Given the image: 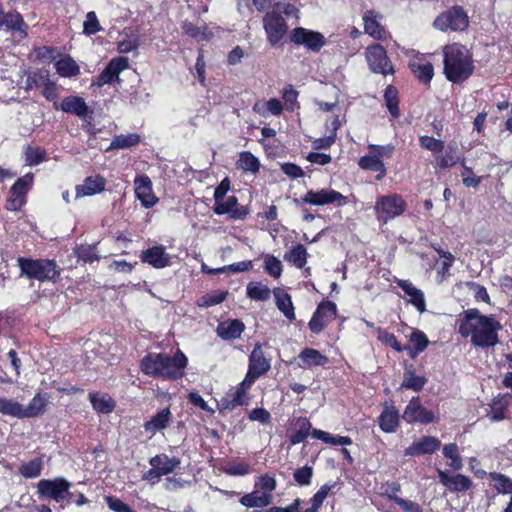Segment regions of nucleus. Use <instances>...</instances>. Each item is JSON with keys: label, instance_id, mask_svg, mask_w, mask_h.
I'll return each mask as SVG.
<instances>
[{"label": "nucleus", "instance_id": "13d9d810", "mask_svg": "<svg viewBox=\"0 0 512 512\" xmlns=\"http://www.w3.org/2000/svg\"><path fill=\"white\" fill-rule=\"evenodd\" d=\"M263 269L266 274L274 279H279L283 274V263L273 254H265Z\"/></svg>", "mask_w": 512, "mask_h": 512}, {"label": "nucleus", "instance_id": "9b49d317", "mask_svg": "<svg viewBox=\"0 0 512 512\" xmlns=\"http://www.w3.org/2000/svg\"><path fill=\"white\" fill-rule=\"evenodd\" d=\"M129 68V60L126 56H116L108 61L102 72L96 76V79L92 81V85L97 87H103L111 85L113 83H120L121 78L119 75L121 72Z\"/></svg>", "mask_w": 512, "mask_h": 512}, {"label": "nucleus", "instance_id": "052dcab7", "mask_svg": "<svg viewBox=\"0 0 512 512\" xmlns=\"http://www.w3.org/2000/svg\"><path fill=\"white\" fill-rule=\"evenodd\" d=\"M228 295L227 291H215L206 293L203 296L200 297L199 301H197V306L208 308L211 306H216L218 304H221L223 301L226 300Z\"/></svg>", "mask_w": 512, "mask_h": 512}, {"label": "nucleus", "instance_id": "cd10ccee", "mask_svg": "<svg viewBox=\"0 0 512 512\" xmlns=\"http://www.w3.org/2000/svg\"><path fill=\"white\" fill-rule=\"evenodd\" d=\"M106 178L101 174L89 176L84 179V183L76 186V197L94 196L106 189Z\"/></svg>", "mask_w": 512, "mask_h": 512}, {"label": "nucleus", "instance_id": "aec40b11", "mask_svg": "<svg viewBox=\"0 0 512 512\" xmlns=\"http://www.w3.org/2000/svg\"><path fill=\"white\" fill-rule=\"evenodd\" d=\"M438 480L447 490L455 493H465L472 489L473 481L464 474H451L445 470H437Z\"/></svg>", "mask_w": 512, "mask_h": 512}, {"label": "nucleus", "instance_id": "37998d69", "mask_svg": "<svg viewBox=\"0 0 512 512\" xmlns=\"http://www.w3.org/2000/svg\"><path fill=\"white\" fill-rule=\"evenodd\" d=\"M150 467L160 471H166L165 475L171 474L180 466V459L168 457L166 454L155 455L149 459Z\"/></svg>", "mask_w": 512, "mask_h": 512}, {"label": "nucleus", "instance_id": "dca6fc26", "mask_svg": "<svg viewBox=\"0 0 512 512\" xmlns=\"http://www.w3.org/2000/svg\"><path fill=\"white\" fill-rule=\"evenodd\" d=\"M363 29L364 33L374 40L384 42L388 39V30L385 29L380 22L383 15L374 9H368L363 13Z\"/></svg>", "mask_w": 512, "mask_h": 512}, {"label": "nucleus", "instance_id": "2eb2a0df", "mask_svg": "<svg viewBox=\"0 0 512 512\" xmlns=\"http://www.w3.org/2000/svg\"><path fill=\"white\" fill-rule=\"evenodd\" d=\"M263 27L265 35H267L268 43L272 47L279 45L287 31L285 18L275 12L265 14Z\"/></svg>", "mask_w": 512, "mask_h": 512}, {"label": "nucleus", "instance_id": "4468645a", "mask_svg": "<svg viewBox=\"0 0 512 512\" xmlns=\"http://www.w3.org/2000/svg\"><path fill=\"white\" fill-rule=\"evenodd\" d=\"M401 417H403L408 424L420 423L422 425H429L436 422L435 414L432 410H427L426 407L422 405L419 397H412V399H410Z\"/></svg>", "mask_w": 512, "mask_h": 512}, {"label": "nucleus", "instance_id": "de8ad7c7", "mask_svg": "<svg viewBox=\"0 0 512 512\" xmlns=\"http://www.w3.org/2000/svg\"><path fill=\"white\" fill-rule=\"evenodd\" d=\"M237 168L243 172H249L255 175L260 170V161L258 157L253 153L249 151H243L239 153Z\"/></svg>", "mask_w": 512, "mask_h": 512}, {"label": "nucleus", "instance_id": "8fccbe9b", "mask_svg": "<svg viewBox=\"0 0 512 512\" xmlns=\"http://www.w3.org/2000/svg\"><path fill=\"white\" fill-rule=\"evenodd\" d=\"M384 102L385 107H387L389 111V114L392 115L394 119H398L400 116L399 91L394 85H389L387 88H385Z\"/></svg>", "mask_w": 512, "mask_h": 512}, {"label": "nucleus", "instance_id": "58836bf2", "mask_svg": "<svg viewBox=\"0 0 512 512\" xmlns=\"http://www.w3.org/2000/svg\"><path fill=\"white\" fill-rule=\"evenodd\" d=\"M271 501H273L271 494L259 493V491H252L239 498V503L248 509L267 507L270 505Z\"/></svg>", "mask_w": 512, "mask_h": 512}, {"label": "nucleus", "instance_id": "49530a36", "mask_svg": "<svg viewBox=\"0 0 512 512\" xmlns=\"http://www.w3.org/2000/svg\"><path fill=\"white\" fill-rule=\"evenodd\" d=\"M0 414L23 420V404L14 398L0 397Z\"/></svg>", "mask_w": 512, "mask_h": 512}, {"label": "nucleus", "instance_id": "6e6d98bb", "mask_svg": "<svg viewBox=\"0 0 512 512\" xmlns=\"http://www.w3.org/2000/svg\"><path fill=\"white\" fill-rule=\"evenodd\" d=\"M74 255L84 263H93L99 260L97 244H78L74 247Z\"/></svg>", "mask_w": 512, "mask_h": 512}, {"label": "nucleus", "instance_id": "0eeeda50", "mask_svg": "<svg viewBox=\"0 0 512 512\" xmlns=\"http://www.w3.org/2000/svg\"><path fill=\"white\" fill-rule=\"evenodd\" d=\"M347 197L340 191L333 189L308 190L304 196L294 199V204L298 207L305 205L324 206L336 204L337 207L347 205Z\"/></svg>", "mask_w": 512, "mask_h": 512}, {"label": "nucleus", "instance_id": "6e6552de", "mask_svg": "<svg viewBox=\"0 0 512 512\" xmlns=\"http://www.w3.org/2000/svg\"><path fill=\"white\" fill-rule=\"evenodd\" d=\"M366 61L372 73L383 76L393 75L395 73L394 65L389 59L388 53L381 44L374 42L366 48Z\"/></svg>", "mask_w": 512, "mask_h": 512}, {"label": "nucleus", "instance_id": "2f4dec72", "mask_svg": "<svg viewBox=\"0 0 512 512\" xmlns=\"http://www.w3.org/2000/svg\"><path fill=\"white\" fill-rule=\"evenodd\" d=\"M399 411L394 405H385L378 418L379 429L385 433H395L399 427Z\"/></svg>", "mask_w": 512, "mask_h": 512}, {"label": "nucleus", "instance_id": "c85d7f7f", "mask_svg": "<svg viewBox=\"0 0 512 512\" xmlns=\"http://www.w3.org/2000/svg\"><path fill=\"white\" fill-rule=\"evenodd\" d=\"M56 110L60 109L65 113L76 115L79 118H85L88 113V106L85 99L79 96H68L60 102V106L54 103Z\"/></svg>", "mask_w": 512, "mask_h": 512}, {"label": "nucleus", "instance_id": "79ce46f5", "mask_svg": "<svg viewBox=\"0 0 512 512\" xmlns=\"http://www.w3.org/2000/svg\"><path fill=\"white\" fill-rule=\"evenodd\" d=\"M358 167L364 171H373L377 173V181H382L386 175L384 162L378 157H372L369 155L363 156L358 160Z\"/></svg>", "mask_w": 512, "mask_h": 512}, {"label": "nucleus", "instance_id": "412c9836", "mask_svg": "<svg viewBox=\"0 0 512 512\" xmlns=\"http://www.w3.org/2000/svg\"><path fill=\"white\" fill-rule=\"evenodd\" d=\"M441 447V441L435 436H422L420 440L412 442L404 450L405 456L416 457L432 454Z\"/></svg>", "mask_w": 512, "mask_h": 512}, {"label": "nucleus", "instance_id": "20e7f679", "mask_svg": "<svg viewBox=\"0 0 512 512\" xmlns=\"http://www.w3.org/2000/svg\"><path fill=\"white\" fill-rule=\"evenodd\" d=\"M17 266L21 275L30 280L40 283L60 281L61 268L55 259L18 257Z\"/></svg>", "mask_w": 512, "mask_h": 512}, {"label": "nucleus", "instance_id": "a211bd4d", "mask_svg": "<svg viewBox=\"0 0 512 512\" xmlns=\"http://www.w3.org/2000/svg\"><path fill=\"white\" fill-rule=\"evenodd\" d=\"M410 72L424 86H430L432 78L435 76V69L430 60L423 54H416L408 63Z\"/></svg>", "mask_w": 512, "mask_h": 512}, {"label": "nucleus", "instance_id": "a19ab883", "mask_svg": "<svg viewBox=\"0 0 512 512\" xmlns=\"http://www.w3.org/2000/svg\"><path fill=\"white\" fill-rule=\"evenodd\" d=\"M464 157L458 152V148L454 145H448L445 153L436 156V165L442 170L450 169L457 164L461 165Z\"/></svg>", "mask_w": 512, "mask_h": 512}, {"label": "nucleus", "instance_id": "a18cd8bd", "mask_svg": "<svg viewBox=\"0 0 512 512\" xmlns=\"http://www.w3.org/2000/svg\"><path fill=\"white\" fill-rule=\"evenodd\" d=\"M488 479L494 491L502 495H512V479L500 472H489Z\"/></svg>", "mask_w": 512, "mask_h": 512}, {"label": "nucleus", "instance_id": "c756f323", "mask_svg": "<svg viewBox=\"0 0 512 512\" xmlns=\"http://www.w3.org/2000/svg\"><path fill=\"white\" fill-rule=\"evenodd\" d=\"M49 394L35 393L33 398L30 399L27 406H23L24 419L39 417L44 414L49 405Z\"/></svg>", "mask_w": 512, "mask_h": 512}, {"label": "nucleus", "instance_id": "3c124183", "mask_svg": "<svg viewBox=\"0 0 512 512\" xmlns=\"http://www.w3.org/2000/svg\"><path fill=\"white\" fill-rule=\"evenodd\" d=\"M24 162L28 167H35L46 160V150L42 147L27 145L23 149Z\"/></svg>", "mask_w": 512, "mask_h": 512}, {"label": "nucleus", "instance_id": "473e14b6", "mask_svg": "<svg viewBox=\"0 0 512 512\" xmlns=\"http://www.w3.org/2000/svg\"><path fill=\"white\" fill-rule=\"evenodd\" d=\"M0 24L1 27H5L7 30L18 32L21 39L27 38L29 27L19 12L4 13Z\"/></svg>", "mask_w": 512, "mask_h": 512}, {"label": "nucleus", "instance_id": "bf43d9fd", "mask_svg": "<svg viewBox=\"0 0 512 512\" xmlns=\"http://www.w3.org/2000/svg\"><path fill=\"white\" fill-rule=\"evenodd\" d=\"M336 486V483L333 484H324L316 491L314 495H312L310 499L311 506L307 508L310 512H318L321 509L323 502L326 500V497L331 492L332 488Z\"/></svg>", "mask_w": 512, "mask_h": 512}, {"label": "nucleus", "instance_id": "e2e57ef3", "mask_svg": "<svg viewBox=\"0 0 512 512\" xmlns=\"http://www.w3.org/2000/svg\"><path fill=\"white\" fill-rule=\"evenodd\" d=\"M395 147L392 144L378 145V144H369L368 145V155L374 158H391L394 154Z\"/></svg>", "mask_w": 512, "mask_h": 512}, {"label": "nucleus", "instance_id": "ea45409f", "mask_svg": "<svg viewBox=\"0 0 512 512\" xmlns=\"http://www.w3.org/2000/svg\"><path fill=\"white\" fill-rule=\"evenodd\" d=\"M44 468V454H40L29 462L18 466V474L24 479H35L41 475Z\"/></svg>", "mask_w": 512, "mask_h": 512}, {"label": "nucleus", "instance_id": "9d476101", "mask_svg": "<svg viewBox=\"0 0 512 512\" xmlns=\"http://www.w3.org/2000/svg\"><path fill=\"white\" fill-rule=\"evenodd\" d=\"M337 317V305L332 300H324L317 305L309 323L312 334L318 335Z\"/></svg>", "mask_w": 512, "mask_h": 512}, {"label": "nucleus", "instance_id": "f3484780", "mask_svg": "<svg viewBox=\"0 0 512 512\" xmlns=\"http://www.w3.org/2000/svg\"><path fill=\"white\" fill-rule=\"evenodd\" d=\"M134 195L146 209L153 208L159 202V198L153 192V182L147 175L134 178Z\"/></svg>", "mask_w": 512, "mask_h": 512}, {"label": "nucleus", "instance_id": "4be33fe9", "mask_svg": "<svg viewBox=\"0 0 512 512\" xmlns=\"http://www.w3.org/2000/svg\"><path fill=\"white\" fill-rule=\"evenodd\" d=\"M140 261L150 264L155 269H162L170 266V255L166 253L164 246H152L143 250L140 254Z\"/></svg>", "mask_w": 512, "mask_h": 512}, {"label": "nucleus", "instance_id": "b1692460", "mask_svg": "<svg viewBox=\"0 0 512 512\" xmlns=\"http://www.w3.org/2000/svg\"><path fill=\"white\" fill-rule=\"evenodd\" d=\"M512 402V394L505 393L499 394L492 399L489 403V410L487 413L488 419L492 422H499L506 418L507 409Z\"/></svg>", "mask_w": 512, "mask_h": 512}, {"label": "nucleus", "instance_id": "39448f33", "mask_svg": "<svg viewBox=\"0 0 512 512\" xmlns=\"http://www.w3.org/2000/svg\"><path fill=\"white\" fill-rule=\"evenodd\" d=\"M406 209V200L398 193L379 196L373 206L374 216L381 225H386L394 218L402 216Z\"/></svg>", "mask_w": 512, "mask_h": 512}, {"label": "nucleus", "instance_id": "0e129e2a", "mask_svg": "<svg viewBox=\"0 0 512 512\" xmlns=\"http://www.w3.org/2000/svg\"><path fill=\"white\" fill-rule=\"evenodd\" d=\"M49 73L41 70L35 71L28 75L26 80V90H33L44 83L50 82Z\"/></svg>", "mask_w": 512, "mask_h": 512}, {"label": "nucleus", "instance_id": "e433bc0d", "mask_svg": "<svg viewBox=\"0 0 512 512\" xmlns=\"http://www.w3.org/2000/svg\"><path fill=\"white\" fill-rule=\"evenodd\" d=\"M283 258L287 264L303 269L307 263L308 252L303 244L298 243L291 246L289 251L285 252Z\"/></svg>", "mask_w": 512, "mask_h": 512}, {"label": "nucleus", "instance_id": "bb28decb", "mask_svg": "<svg viewBox=\"0 0 512 512\" xmlns=\"http://www.w3.org/2000/svg\"><path fill=\"white\" fill-rule=\"evenodd\" d=\"M172 414L169 407L158 410L150 419L143 424V429L146 433L154 435L159 431L167 429L171 423Z\"/></svg>", "mask_w": 512, "mask_h": 512}, {"label": "nucleus", "instance_id": "603ef678", "mask_svg": "<svg viewBox=\"0 0 512 512\" xmlns=\"http://www.w3.org/2000/svg\"><path fill=\"white\" fill-rule=\"evenodd\" d=\"M56 72L60 77H76L80 73V67L76 64L75 60L71 56H65L56 61L55 63Z\"/></svg>", "mask_w": 512, "mask_h": 512}, {"label": "nucleus", "instance_id": "338daca9", "mask_svg": "<svg viewBox=\"0 0 512 512\" xmlns=\"http://www.w3.org/2000/svg\"><path fill=\"white\" fill-rule=\"evenodd\" d=\"M419 143L421 148L426 149L432 153H441L445 149V143L442 140H438L432 136H421L419 137Z\"/></svg>", "mask_w": 512, "mask_h": 512}, {"label": "nucleus", "instance_id": "c9c22d12", "mask_svg": "<svg viewBox=\"0 0 512 512\" xmlns=\"http://www.w3.org/2000/svg\"><path fill=\"white\" fill-rule=\"evenodd\" d=\"M89 400L92 408L100 414H110L116 408V402L106 393L91 392Z\"/></svg>", "mask_w": 512, "mask_h": 512}, {"label": "nucleus", "instance_id": "a878e982", "mask_svg": "<svg viewBox=\"0 0 512 512\" xmlns=\"http://www.w3.org/2000/svg\"><path fill=\"white\" fill-rule=\"evenodd\" d=\"M245 330L244 323L239 319H227L218 323L216 334L222 340L232 341L239 339Z\"/></svg>", "mask_w": 512, "mask_h": 512}, {"label": "nucleus", "instance_id": "f8f14e48", "mask_svg": "<svg viewBox=\"0 0 512 512\" xmlns=\"http://www.w3.org/2000/svg\"><path fill=\"white\" fill-rule=\"evenodd\" d=\"M289 39L291 43L302 45L311 52H320L326 44V38L322 33L304 27H296L291 30Z\"/></svg>", "mask_w": 512, "mask_h": 512}, {"label": "nucleus", "instance_id": "6ab92c4d", "mask_svg": "<svg viewBox=\"0 0 512 512\" xmlns=\"http://www.w3.org/2000/svg\"><path fill=\"white\" fill-rule=\"evenodd\" d=\"M212 211L218 216L227 214L232 220H244L249 214V208L239 205L238 199L234 195L226 200H215Z\"/></svg>", "mask_w": 512, "mask_h": 512}, {"label": "nucleus", "instance_id": "7c9ffc66", "mask_svg": "<svg viewBox=\"0 0 512 512\" xmlns=\"http://www.w3.org/2000/svg\"><path fill=\"white\" fill-rule=\"evenodd\" d=\"M248 405V397L246 392L239 390H231L217 402L218 411H232L237 407Z\"/></svg>", "mask_w": 512, "mask_h": 512}, {"label": "nucleus", "instance_id": "774afa93", "mask_svg": "<svg viewBox=\"0 0 512 512\" xmlns=\"http://www.w3.org/2000/svg\"><path fill=\"white\" fill-rule=\"evenodd\" d=\"M382 496L387 498L394 503L398 500H402L399 496V492L401 491L400 483L397 481H387L382 484Z\"/></svg>", "mask_w": 512, "mask_h": 512}, {"label": "nucleus", "instance_id": "4c0bfd02", "mask_svg": "<svg viewBox=\"0 0 512 512\" xmlns=\"http://www.w3.org/2000/svg\"><path fill=\"white\" fill-rule=\"evenodd\" d=\"M253 111L262 117H268L270 115L280 116L283 114L284 106L279 99L270 98L267 101L262 100L254 103Z\"/></svg>", "mask_w": 512, "mask_h": 512}, {"label": "nucleus", "instance_id": "393cba45", "mask_svg": "<svg viewBox=\"0 0 512 512\" xmlns=\"http://www.w3.org/2000/svg\"><path fill=\"white\" fill-rule=\"evenodd\" d=\"M296 361H298L296 365L300 369H310L315 366H325L328 358L315 348L306 347L301 350L298 357H296Z\"/></svg>", "mask_w": 512, "mask_h": 512}, {"label": "nucleus", "instance_id": "f03ea898", "mask_svg": "<svg viewBox=\"0 0 512 512\" xmlns=\"http://www.w3.org/2000/svg\"><path fill=\"white\" fill-rule=\"evenodd\" d=\"M189 364L185 353L180 349L170 356L164 352H148L139 361L142 373L166 381H179L185 376V369Z\"/></svg>", "mask_w": 512, "mask_h": 512}, {"label": "nucleus", "instance_id": "72a5a7b5", "mask_svg": "<svg viewBox=\"0 0 512 512\" xmlns=\"http://www.w3.org/2000/svg\"><path fill=\"white\" fill-rule=\"evenodd\" d=\"M396 285L404 291L405 295L409 296V303L414 305L416 310L420 313L426 311L425 296L421 290L413 286L409 280H398Z\"/></svg>", "mask_w": 512, "mask_h": 512}, {"label": "nucleus", "instance_id": "864d4df0", "mask_svg": "<svg viewBox=\"0 0 512 512\" xmlns=\"http://www.w3.org/2000/svg\"><path fill=\"white\" fill-rule=\"evenodd\" d=\"M140 142V136L137 133L120 134L113 137L110 147L107 150L112 149H129L133 146L138 145Z\"/></svg>", "mask_w": 512, "mask_h": 512}, {"label": "nucleus", "instance_id": "09e8293b", "mask_svg": "<svg viewBox=\"0 0 512 512\" xmlns=\"http://www.w3.org/2000/svg\"><path fill=\"white\" fill-rule=\"evenodd\" d=\"M275 305L278 310L289 319V321L295 320V309L291 301V296L287 292H275Z\"/></svg>", "mask_w": 512, "mask_h": 512}, {"label": "nucleus", "instance_id": "680f3d73", "mask_svg": "<svg viewBox=\"0 0 512 512\" xmlns=\"http://www.w3.org/2000/svg\"><path fill=\"white\" fill-rule=\"evenodd\" d=\"M378 339L380 342L392 348L395 350V352L398 353L404 352L406 349L410 348V345H401L395 335L386 330L379 331Z\"/></svg>", "mask_w": 512, "mask_h": 512}, {"label": "nucleus", "instance_id": "5701e85b", "mask_svg": "<svg viewBox=\"0 0 512 512\" xmlns=\"http://www.w3.org/2000/svg\"><path fill=\"white\" fill-rule=\"evenodd\" d=\"M270 370V359L264 355L263 345L254 344L251 355L248 357V373L265 375Z\"/></svg>", "mask_w": 512, "mask_h": 512}, {"label": "nucleus", "instance_id": "69168bd1", "mask_svg": "<svg viewBox=\"0 0 512 512\" xmlns=\"http://www.w3.org/2000/svg\"><path fill=\"white\" fill-rule=\"evenodd\" d=\"M226 475L243 476L248 475L250 466L247 462H228L222 469Z\"/></svg>", "mask_w": 512, "mask_h": 512}, {"label": "nucleus", "instance_id": "5fc2aeb1", "mask_svg": "<svg viewBox=\"0 0 512 512\" xmlns=\"http://www.w3.org/2000/svg\"><path fill=\"white\" fill-rule=\"evenodd\" d=\"M311 437L321 440L326 444L330 445H352V439L350 436H333L325 431L320 429H312Z\"/></svg>", "mask_w": 512, "mask_h": 512}, {"label": "nucleus", "instance_id": "ddd939ff", "mask_svg": "<svg viewBox=\"0 0 512 512\" xmlns=\"http://www.w3.org/2000/svg\"><path fill=\"white\" fill-rule=\"evenodd\" d=\"M33 178V174L28 173L17 178L16 182L13 183L10 190V198L6 202V209L8 211H19L22 209L27 201V194L33 184Z\"/></svg>", "mask_w": 512, "mask_h": 512}, {"label": "nucleus", "instance_id": "1a4fd4ad", "mask_svg": "<svg viewBox=\"0 0 512 512\" xmlns=\"http://www.w3.org/2000/svg\"><path fill=\"white\" fill-rule=\"evenodd\" d=\"M71 483L64 478L42 479L37 484L39 497L50 498L56 502L68 499V504L72 502V493L70 492Z\"/></svg>", "mask_w": 512, "mask_h": 512}, {"label": "nucleus", "instance_id": "f257e3e1", "mask_svg": "<svg viewBox=\"0 0 512 512\" xmlns=\"http://www.w3.org/2000/svg\"><path fill=\"white\" fill-rule=\"evenodd\" d=\"M503 325L494 314H482L478 308L463 310L457 318L458 334L469 339L474 348L489 349L500 343Z\"/></svg>", "mask_w": 512, "mask_h": 512}, {"label": "nucleus", "instance_id": "7ed1b4c3", "mask_svg": "<svg viewBox=\"0 0 512 512\" xmlns=\"http://www.w3.org/2000/svg\"><path fill=\"white\" fill-rule=\"evenodd\" d=\"M444 73L447 81L462 84L474 73L472 53L460 42H452L442 47Z\"/></svg>", "mask_w": 512, "mask_h": 512}, {"label": "nucleus", "instance_id": "4d7b16f0", "mask_svg": "<svg viewBox=\"0 0 512 512\" xmlns=\"http://www.w3.org/2000/svg\"><path fill=\"white\" fill-rule=\"evenodd\" d=\"M247 297L254 301H267L270 298V289L261 282H249L246 288Z\"/></svg>", "mask_w": 512, "mask_h": 512}, {"label": "nucleus", "instance_id": "423d86ee", "mask_svg": "<svg viewBox=\"0 0 512 512\" xmlns=\"http://www.w3.org/2000/svg\"><path fill=\"white\" fill-rule=\"evenodd\" d=\"M432 25L442 32H462L469 27V18L461 5H453L451 8L439 13Z\"/></svg>", "mask_w": 512, "mask_h": 512}, {"label": "nucleus", "instance_id": "f704fd0d", "mask_svg": "<svg viewBox=\"0 0 512 512\" xmlns=\"http://www.w3.org/2000/svg\"><path fill=\"white\" fill-rule=\"evenodd\" d=\"M427 383V378L416 375L415 368L410 364L404 369V379L401 382L399 390H412L416 393L421 392Z\"/></svg>", "mask_w": 512, "mask_h": 512}, {"label": "nucleus", "instance_id": "c03bdc74", "mask_svg": "<svg viewBox=\"0 0 512 512\" xmlns=\"http://www.w3.org/2000/svg\"><path fill=\"white\" fill-rule=\"evenodd\" d=\"M409 341L411 346L406 351H409V357L414 359L419 356L422 352L425 351L430 341L428 340L425 333L422 330L414 329L412 330Z\"/></svg>", "mask_w": 512, "mask_h": 512}]
</instances>
